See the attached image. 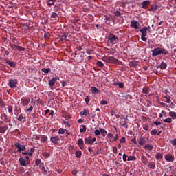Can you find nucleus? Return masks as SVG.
Returning a JSON list of instances; mask_svg holds the SVG:
<instances>
[{
    "label": "nucleus",
    "instance_id": "f257e3e1",
    "mask_svg": "<svg viewBox=\"0 0 176 176\" xmlns=\"http://www.w3.org/2000/svg\"><path fill=\"white\" fill-rule=\"evenodd\" d=\"M151 53L153 57H156L157 56H160L161 54L167 56V54H168V51L162 47H156L151 50Z\"/></svg>",
    "mask_w": 176,
    "mask_h": 176
},
{
    "label": "nucleus",
    "instance_id": "f03ea898",
    "mask_svg": "<svg viewBox=\"0 0 176 176\" xmlns=\"http://www.w3.org/2000/svg\"><path fill=\"white\" fill-rule=\"evenodd\" d=\"M102 61L104 63H109V64H116L117 65H122V62L119 59L113 56H104L102 58Z\"/></svg>",
    "mask_w": 176,
    "mask_h": 176
},
{
    "label": "nucleus",
    "instance_id": "7ed1b4c3",
    "mask_svg": "<svg viewBox=\"0 0 176 176\" xmlns=\"http://www.w3.org/2000/svg\"><path fill=\"white\" fill-rule=\"evenodd\" d=\"M108 40L110 41V43H113V45H115V43H118V42H119V38H118V36L113 34H109Z\"/></svg>",
    "mask_w": 176,
    "mask_h": 176
},
{
    "label": "nucleus",
    "instance_id": "20e7f679",
    "mask_svg": "<svg viewBox=\"0 0 176 176\" xmlns=\"http://www.w3.org/2000/svg\"><path fill=\"white\" fill-rule=\"evenodd\" d=\"M14 145V147L17 148L18 149L16 151H15V153H17V152H23V151H25V149H27L25 145L21 144L19 142H15Z\"/></svg>",
    "mask_w": 176,
    "mask_h": 176
},
{
    "label": "nucleus",
    "instance_id": "39448f33",
    "mask_svg": "<svg viewBox=\"0 0 176 176\" xmlns=\"http://www.w3.org/2000/svg\"><path fill=\"white\" fill-rule=\"evenodd\" d=\"M58 80V78L57 77L52 78L50 80H49V87L51 89V90H53V87H54V85H56V82Z\"/></svg>",
    "mask_w": 176,
    "mask_h": 176
},
{
    "label": "nucleus",
    "instance_id": "423d86ee",
    "mask_svg": "<svg viewBox=\"0 0 176 176\" xmlns=\"http://www.w3.org/2000/svg\"><path fill=\"white\" fill-rule=\"evenodd\" d=\"M17 79H10L8 82V86L11 89H13V87H17Z\"/></svg>",
    "mask_w": 176,
    "mask_h": 176
},
{
    "label": "nucleus",
    "instance_id": "0eeeda50",
    "mask_svg": "<svg viewBox=\"0 0 176 176\" xmlns=\"http://www.w3.org/2000/svg\"><path fill=\"white\" fill-rule=\"evenodd\" d=\"M131 28H135V30H140V23L135 20H133L131 21Z\"/></svg>",
    "mask_w": 176,
    "mask_h": 176
},
{
    "label": "nucleus",
    "instance_id": "6e6552de",
    "mask_svg": "<svg viewBox=\"0 0 176 176\" xmlns=\"http://www.w3.org/2000/svg\"><path fill=\"white\" fill-rule=\"evenodd\" d=\"M149 5H151V1L148 0L144 1L141 3V6L143 9H148Z\"/></svg>",
    "mask_w": 176,
    "mask_h": 176
},
{
    "label": "nucleus",
    "instance_id": "1a4fd4ad",
    "mask_svg": "<svg viewBox=\"0 0 176 176\" xmlns=\"http://www.w3.org/2000/svg\"><path fill=\"white\" fill-rule=\"evenodd\" d=\"M78 146L80 147V149H85V142H83V139L80 138L78 140L77 142Z\"/></svg>",
    "mask_w": 176,
    "mask_h": 176
},
{
    "label": "nucleus",
    "instance_id": "9d476101",
    "mask_svg": "<svg viewBox=\"0 0 176 176\" xmlns=\"http://www.w3.org/2000/svg\"><path fill=\"white\" fill-rule=\"evenodd\" d=\"M84 142L85 145H93V141H91V136H88L85 138Z\"/></svg>",
    "mask_w": 176,
    "mask_h": 176
},
{
    "label": "nucleus",
    "instance_id": "9b49d317",
    "mask_svg": "<svg viewBox=\"0 0 176 176\" xmlns=\"http://www.w3.org/2000/svg\"><path fill=\"white\" fill-rule=\"evenodd\" d=\"M50 141L51 142H52V144H54V145H57V144H58V141H60V137L55 136V137L51 138Z\"/></svg>",
    "mask_w": 176,
    "mask_h": 176
},
{
    "label": "nucleus",
    "instance_id": "f8f14e48",
    "mask_svg": "<svg viewBox=\"0 0 176 176\" xmlns=\"http://www.w3.org/2000/svg\"><path fill=\"white\" fill-rule=\"evenodd\" d=\"M21 102L23 107H27L30 104V99H27L25 98H22L21 99Z\"/></svg>",
    "mask_w": 176,
    "mask_h": 176
},
{
    "label": "nucleus",
    "instance_id": "ddd939ff",
    "mask_svg": "<svg viewBox=\"0 0 176 176\" xmlns=\"http://www.w3.org/2000/svg\"><path fill=\"white\" fill-rule=\"evenodd\" d=\"M8 129H9V126H8V124H5L3 126H0V133L5 134Z\"/></svg>",
    "mask_w": 176,
    "mask_h": 176
},
{
    "label": "nucleus",
    "instance_id": "4468645a",
    "mask_svg": "<svg viewBox=\"0 0 176 176\" xmlns=\"http://www.w3.org/2000/svg\"><path fill=\"white\" fill-rule=\"evenodd\" d=\"M18 122H21V123H24L26 120L25 119V115L24 114H20L17 118Z\"/></svg>",
    "mask_w": 176,
    "mask_h": 176
},
{
    "label": "nucleus",
    "instance_id": "2eb2a0df",
    "mask_svg": "<svg viewBox=\"0 0 176 176\" xmlns=\"http://www.w3.org/2000/svg\"><path fill=\"white\" fill-rule=\"evenodd\" d=\"M20 163V166H23V167H27V160L23 157H20L19 160Z\"/></svg>",
    "mask_w": 176,
    "mask_h": 176
},
{
    "label": "nucleus",
    "instance_id": "dca6fc26",
    "mask_svg": "<svg viewBox=\"0 0 176 176\" xmlns=\"http://www.w3.org/2000/svg\"><path fill=\"white\" fill-rule=\"evenodd\" d=\"M80 116H90V111L87 109H84V111H80Z\"/></svg>",
    "mask_w": 176,
    "mask_h": 176
},
{
    "label": "nucleus",
    "instance_id": "f3484780",
    "mask_svg": "<svg viewBox=\"0 0 176 176\" xmlns=\"http://www.w3.org/2000/svg\"><path fill=\"white\" fill-rule=\"evenodd\" d=\"M12 50H14V47L15 49H17L18 50H21V52H24L25 50V48L21 47V46H19V45H12L11 46Z\"/></svg>",
    "mask_w": 176,
    "mask_h": 176
},
{
    "label": "nucleus",
    "instance_id": "a211bd4d",
    "mask_svg": "<svg viewBox=\"0 0 176 176\" xmlns=\"http://www.w3.org/2000/svg\"><path fill=\"white\" fill-rule=\"evenodd\" d=\"M3 118L4 122H6V123H10V119L8 118V115H6V113H3L1 115V118L3 119Z\"/></svg>",
    "mask_w": 176,
    "mask_h": 176
},
{
    "label": "nucleus",
    "instance_id": "6ab92c4d",
    "mask_svg": "<svg viewBox=\"0 0 176 176\" xmlns=\"http://www.w3.org/2000/svg\"><path fill=\"white\" fill-rule=\"evenodd\" d=\"M165 160H166V162H174V157H173L171 154L166 155L165 156Z\"/></svg>",
    "mask_w": 176,
    "mask_h": 176
},
{
    "label": "nucleus",
    "instance_id": "aec40b11",
    "mask_svg": "<svg viewBox=\"0 0 176 176\" xmlns=\"http://www.w3.org/2000/svg\"><path fill=\"white\" fill-rule=\"evenodd\" d=\"M91 90L93 94H100L101 93V91L98 90L96 87H91Z\"/></svg>",
    "mask_w": 176,
    "mask_h": 176
},
{
    "label": "nucleus",
    "instance_id": "412c9836",
    "mask_svg": "<svg viewBox=\"0 0 176 176\" xmlns=\"http://www.w3.org/2000/svg\"><path fill=\"white\" fill-rule=\"evenodd\" d=\"M4 61H6V63L7 64H8V65H10V67H11V68H14V67H16V63L14 62H12L10 60H4Z\"/></svg>",
    "mask_w": 176,
    "mask_h": 176
},
{
    "label": "nucleus",
    "instance_id": "4be33fe9",
    "mask_svg": "<svg viewBox=\"0 0 176 176\" xmlns=\"http://www.w3.org/2000/svg\"><path fill=\"white\" fill-rule=\"evenodd\" d=\"M146 144V140L145 138H140L139 140V145H141L142 146H144Z\"/></svg>",
    "mask_w": 176,
    "mask_h": 176
},
{
    "label": "nucleus",
    "instance_id": "5701e85b",
    "mask_svg": "<svg viewBox=\"0 0 176 176\" xmlns=\"http://www.w3.org/2000/svg\"><path fill=\"white\" fill-rule=\"evenodd\" d=\"M140 32H141L142 35L146 36L148 32V29L146 28V26L141 29Z\"/></svg>",
    "mask_w": 176,
    "mask_h": 176
},
{
    "label": "nucleus",
    "instance_id": "b1692460",
    "mask_svg": "<svg viewBox=\"0 0 176 176\" xmlns=\"http://www.w3.org/2000/svg\"><path fill=\"white\" fill-rule=\"evenodd\" d=\"M141 160H142V163H143V164H148V160L145 155H142L141 157Z\"/></svg>",
    "mask_w": 176,
    "mask_h": 176
},
{
    "label": "nucleus",
    "instance_id": "393cba45",
    "mask_svg": "<svg viewBox=\"0 0 176 176\" xmlns=\"http://www.w3.org/2000/svg\"><path fill=\"white\" fill-rule=\"evenodd\" d=\"M163 97H164V98L166 99L165 102H166V104H170V102H171V96H164Z\"/></svg>",
    "mask_w": 176,
    "mask_h": 176
},
{
    "label": "nucleus",
    "instance_id": "a878e982",
    "mask_svg": "<svg viewBox=\"0 0 176 176\" xmlns=\"http://www.w3.org/2000/svg\"><path fill=\"white\" fill-rule=\"evenodd\" d=\"M100 134L102 135V137H105L107 134H108V132H107V130L100 128Z\"/></svg>",
    "mask_w": 176,
    "mask_h": 176
},
{
    "label": "nucleus",
    "instance_id": "bb28decb",
    "mask_svg": "<svg viewBox=\"0 0 176 176\" xmlns=\"http://www.w3.org/2000/svg\"><path fill=\"white\" fill-rule=\"evenodd\" d=\"M169 116L172 119L175 120L176 119V112L175 111H170L169 112Z\"/></svg>",
    "mask_w": 176,
    "mask_h": 176
},
{
    "label": "nucleus",
    "instance_id": "cd10ccee",
    "mask_svg": "<svg viewBox=\"0 0 176 176\" xmlns=\"http://www.w3.org/2000/svg\"><path fill=\"white\" fill-rule=\"evenodd\" d=\"M157 10V6L156 4H154L151 6V9L149 10V12H156Z\"/></svg>",
    "mask_w": 176,
    "mask_h": 176
},
{
    "label": "nucleus",
    "instance_id": "c85d7f7f",
    "mask_svg": "<svg viewBox=\"0 0 176 176\" xmlns=\"http://www.w3.org/2000/svg\"><path fill=\"white\" fill-rule=\"evenodd\" d=\"M67 34H64L63 35L59 36L58 38L59 41H67Z\"/></svg>",
    "mask_w": 176,
    "mask_h": 176
},
{
    "label": "nucleus",
    "instance_id": "c756f323",
    "mask_svg": "<svg viewBox=\"0 0 176 176\" xmlns=\"http://www.w3.org/2000/svg\"><path fill=\"white\" fill-rule=\"evenodd\" d=\"M160 67L162 69H166V68H167V63H164V62H162L160 65Z\"/></svg>",
    "mask_w": 176,
    "mask_h": 176
},
{
    "label": "nucleus",
    "instance_id": "7c9ffc66",
    "mask_svg": "<svg viewBox=\"0 0 176 176\" xmlns=\"http://www.w3.org/2000/svg\"><path fill=\"white\" fill-rule=\"evenodd\" d=\"M155 159L157 160H160V159H163V154L160 153H157V155H155Z\"/></svg>",
    "mask_w": 176,
    "mask_h": 176
},
{
    "label": "nucleus",
    "instance_id": "2f4dec72",
    "mask_svg": "<svg viewBox=\"0 0 176 176\" xmlns=\"http://www.w3.org/2000/svg\"><path fill=\"white\" fill-rule=\"evenodd\" d=\"M142 91L144 94H148L149 93V87H144L142 89Z\"/></svg>",
    "mask_w": 176,
    "mask_h": 176
},
{
    "label": "nucleus",
    "instance_id": "473e14b6",
    "mask_svg": "<svg viewBox=\"0 0 176 176\" xmlns=\"http://www.w3.org/2000/svg\"><path fill=\"white\" fill-rule=\"evenodd\" d=\"M76 157H78V159H80L82 157V151H78L76 152Z\"/></svg>",
    "mask_w": 176,
    "mask_h": 176
},
{
    "label": "nucleus",
    "instance_id": "72a5a7b5",
    "mask_svg": "<svg viewBox=\"0 0 176 176\" xmlns=\"http://www.w3.org/2000/svg\"><path fill=\"white\" fill-rule=\"evenodd\" d=\"M144 149H148V151H152V149H153V146H152L151 144H146L144 146Z\"/></svg>",
    "mask_w": 176,
    "mask_h": 176
},
{
    "label": "nucleus",
    "instance_id": "f704fd0d",
    "mask_svg": "<svg viewBox=\"0 0 176 176\" xmlns=\"http://www.w3.org/2000/svg\"><path fill=\"white\" fill-rule=\"evenodd\" d=\"M50 17L51 19H57V17H58V14L56 12H52Z\"/></svg>",
    "mask_w": 176,
    "mask_h": 176
},
{
    "label": "nucleus",
    "instance_id": "c9c22d12",
    "mask_svg": "<svg viewBox=\"0 0 176 176\" xmlns=\"http://www.w3.org/2000/svg\"><path fill=\"white\" fill-rule=\"evenodd\" d=\"M82 128L80 129V133H86V126L82 125Z\"/></svg>",
    "mask_w": 176,
    "mask_h": 176
},
{
    "label": "nucleus",
    "instance_id": "e433bc0d",
    "mask_svg": "<svg viewBox=\"0 0 176 176\" xmlns=\"http://www.w3.org/2000/svg\"><path fill=\"white\" fill-rule=\"evenodd\" d=\"M96 65H98V67H100V68H102V67H104V63L101 60H98L96 63Z\"/></svg>",
    "mask_w": 176,
    "mask_h": 176
},
{
    "label": "nucleus",
    "instance_id": "4c0bfd02",
    "mask_svg": "<svg viewBox=\"0 0 176 176\" xmlns=\"http://www.w3.org/2000/svg\"><path fill=\"white\" fill-rule=\"evenodd\" d=\"M149 168H151V170H155V168L156 167L155 164L149 163L148 164Z\"/></svg>",
    "mask_w": 176,
    "mask_h": 176
},
{
    "label": "nucleus",
    "instance_id": "58836bf2",
    "mask_svg": "<svg viewBox=\"0 0 176 176\" xmlns=\"http://www.w3.org/2000/svg\"><path fill=\"white\" fill-rule=\"evenodd\" d=\"M65 131H67V129H64L63 128H60L58 129V133H59V134H64V133H65Z\"/></svg>",
    "mask_w": 176,
    "mask_h": 176
},
{
    "label": "nucleus",
    "instance_id": "ea45409f",
    "mask_svg": "<svg viewBox=\"0 0 176 176\" xmlns=\"http://www.w3.org/2000/svg\"><path fill=\"white\" fill-rule=\"evenodd\" d=\"M137 158L135 156H129L128 157V162H133V160H136Z\"/></svg>",
    "mask_w": 176,
    "mask_h": 176
},
{
    "label": "nucleus",
    "instance_id": "a19ab883",
    "mask_svg": "<svg viewBox=\"0 0 176 176\" xmlns=\"http://www.w3.org/2000/svg\"><path fill=\"white\" fill-rule=\"evenodd\" d=\"M94 134L95 135H101V130L99 129H96L94 131Z\"/></svg>",
    "mask_w": 176,
    "mask_h": 176
},
{
    "label": "nucleus",
    "instance_id": "79ce46f5",
    "mask_svg": "<svg viewBox=\"0 0 176 176\" xmlns=\"http://www.w3.org/2000/svg\"><path fill=\"white\" fill-rule=\"evenodd\" d=\"M46 5L47 6H48V8H50L54 5V3L49 1V0H47L46 2Z\"/></svg>",
    "mask_w": 176,
    "mask_h": 176
},
{
    "label": "nucleus",
    "instance_id": "37998d69",
    "mask_svg": "<svg viewBox=\"0 0 176 176\" xmlns=\"http://www.w3.org/2000/svg\"><path fill=\"white\" fill-rule=\"evenodd\" d=\"M156 134H157V129H154L151 131V135H156Z\"/></svg>",
    "mask_w": 176,
    "mask_h": 176
},
{
    "label": "nucleus",
    "instance_id": "c03bdc74",
    "mask_svg": "<svg viewBox=\"0 0 176 176\" xmlns=\"http://www.w3.org/2000/svg\"><path fill=\"white\" fill-rule=\"evenodd\" d=\"M164 123H171V122H173V120L171 119V118H168L165 120H164Z\"/></svg>",
    "mask_w": 176,
    "mask_h": 176
},
{
    "label": "nucleus",
    "instance_id": "a18cd8bd",
    "mask_svg": "<svg viewBox=\"0 0 176 176\" xmlns=\"http://www.w3.org/2000/svg\"><path fill=\"white\" fill-rule=\"evenodd\" d=\"M41 142H46L47 141V137L43 135L41 139Z\"/></svg>",
    "mask_w": 176,
    "mask_h": 176
},
{
    "label": "nucleus",
    "instance_id": "49530a36",
    "mask_svg": "<svg viewBox=\"0 0 176 176\" xmlns=\"http://www.w3.org/2000/svg\"><path fill=\"white\" fill-rule=\"evenodd\" d=\"M130 66L131 67H135V66L137 65V62L136 61H131L130 62Z\"/></svg>",
    "mask_w": 176,
    "mask_h": 176
},
{
    "label": "nucleus",
    "instance_id": "de8ad7c7",
    "mask_svg": "<svg viewBox=\"0 0 176 176\" xmlns=\"http://www.w3.org/2000/svg\"><path fill=\"white\" fill-rule=\"evenodd\" d=\"M44 38H45V39H49V38H50V33H49V32H45V33L44 34Z\"/></svg>",
    "mask_w": 176,
    "mask_h": 176
},
{
    "label": "nucleus",
    "instance_id": "09e8293b",
    "mask_svg": "<svg viewBox=\"0 0 176 176\" xmlns=\"http://www.w3.org/2000/svg\"><path fill=\"white\" fill-rule=\"evenodd\" d=\"M42 163V161L40 159H37L35 161V164L36 166H39Z\"/></svg>",
    "mask_w": 176,
    "mask_h": 176
},
{
    "label": "nucleus",
    "instance_id": "8fccbe9b",
    "mask_svg": "<svg viewBox=\"0 0 176 176\" xmlns=\"http://www.w3.org/2000/svg\"><path fill=\"white\" fill-rule=\"evenodd\" d=\"M42 72H44V74H47L48 72H50V69L43 68V69H42Z\"/></svg>",
    "mask_w": 176,
    "mask_h": 176
},
{
    "label": "nucleus",
    "instance_id": "3c124183",
    "mask_svg": "<svg viewBox=\"0 0 176 176\" xmlns=\"http://www.w3.org/2000/svg\"><path fill=\"white\" fill-rule=\"evenodd\" d=\"M0 107H5V101L1 98H0Z\"/></svg>",
    "mask_w": 176,
    "mask_h": 176
},
{
    "label": "nucleus",
    "instance_id": "603ef678",
    "mask_svg": "<svg viewBox=\"0 0 176 176\" xmlns=\"http://www.w3.org/2000/svg\"><path fill=\"white\" fill-rule=\"evenodd\" d=\"M8 109L9 113H12V112H13V106H8Z\"/></svg>",
    "mask_w": 176,
    "mask_h": 176
},
{
    "label": "nucleus",
    "instance_id": "864d4df0",
    "mask_svg": "<svg viewBox=\"0 0 176 176\" xmlns=\"http://www.w3.org/2000/svg\"><path fill=\"white\" fill-rule=\"evenodd\" d=\"M170 144L173 145V146H176V138L170 140Z\"/></svg>",
    "mask_w": 176,
    "mask_h": 176
},
{
    "label": "nucleus",
    "instance_id": "5fc2aeb1",
    "mask_svg": "<svg viewBox=\"0 0 176 176\" xmlns=\"http://www.w3.org/2000/svg\"><path fill=\"white\" fill-rule=\"evenodd\" d=\"M115 16H116L117 17H120V16H122V13H120V11H116L114 13Z\"/></svg>",
    "mask_w": 176,
    "mask_h": 176
},
{
    "label": "nucleus",
    "instance_id": "6e6d98bb",
    "mask_svg": "<svg viewBox=\"0 0 176 176\" xmlns=\"http://www.w3.org/2000/svg\"><path fill=\"white\" fill-rule=\"evenodd\" d=\"M43 156H44V157H50V153H43Z\"/></svg>",
    "mask_w": 176,
    "mask_h": 176
},
{
    "label": "nucleus",
    "instance_id": "4d7b16f0",
    "mask_svg": "<svg viewBox=\"0 0 176 176\" xmlns=\"http://www.w3.org/2000/svg\"><path fill=\"white\" fill-rule=\"evenodd\" d=\"M63 123L66 124V126H67L68 127H71V124H69V122L63 120Z\"/></svg>",
    "mask_w": 176,
    "mask_h": 176
},
{
    "label": "nucleus",
    "instance_id": "13d9d810",
    "mask_svg": "<svg viewBox=\"0 0 176 176\" xmlns=\"http://www.w3.org/2000/svg\"><path fill=\"white\" fill-rule=\"evenodd\" d=\"M118 86H119L120 89H123V87H124V84H123L122 82H118Z\"/></svg>",
    "mask_w": 176,
    "mask_h": 176
},
{
    "label": "nucleus",
    "instance_id": "bf43d9fd",
    "mask_svg": "<svg viewBox=\"0 0 176 176\" xmlns=\"http://www.w3.org/2000/svg\"><path fill=\"white\" fill-rule=\"evenodd\" d=\"M121 144H124V142H126V138L122 137L120 140Z\"/></svg>",
    "mask_w": 176,
    "mask_h": 176
},
{
    "label": "nucleus",
    "instance_id": "052dcab7",
    "mask_svg": "<svg viewBox=\"0 0 176 176\" xmlns=\"http://www.w3.org/2000/svg\"><path fill=\"white\" fill-rule=\"evenodd\" d=\"M145 36H145V35H142V36H141V39H142V41H143L144 42H146V40H147V38H146Z\"/></svg>",
    "mask_w": 176,
    "mask_h": 176
},
{
    "label": "nucleus",
    "instance_id": "680f3d73",
    "mask_svg": "<svg viewBox=\"0 0 176 176\" xmlns=\"http://www.w3.org/2000/svg\"><path fill=\"white\" fill-rule=\"evenodd\" d=\"M100 104H101V105H107V104H108V102L106 100H102L100 102Z\"/></svg>",
    "mask_w": 176,
    "mask_h": 176
},
{
    "label": "nucleus",
    "instance_id": "e2e57ef3",
    "mask_svg": "<svg viewBox=\"0 0 176 176\" xmlns=\"http://www.w3.org/2000/svg\"><path fill=\"white\" fill-rule=\"evenodd\" d=\"M164 93L166 94L165 96H170V92L168 91V89H165L164 91Z\"/></svg>",
    "mask_w": 176,
    "mask_h": 176
},
{
    "label": "nucleus",
    "instance_id": "0e129e2a",
    "mask_svg": "<svg viewBox=\"0 0 176 176\" xmlns=\"http://www.w3.org/2000/svg\"><path fill=\"white\" fill-rule=\"evenodd\" d=\"M107 138H113V134L112 133H109L107 135Z\"/></svg>",
    "mask_w": 176,
    "mask_h": 176
},
{
    "label": "nucleus",
    "instance_id": "69168bd1",
    "mask_svg": "<svg viewBox=\"0 0 176 176\" xmlns=\"http://www.w3.org/2000/svg\"><path fill=\"white\" fill-rule=\"evenodd\" d=\"M131 142H133L135 145H137V139L136 138H133L131 140Z\"/></svg>",
    "mask_w": 176,
    "mask_h": 176
},
{
    "label": "nucleus",
    "instance_id": "338daca9",
    "mask_svg": "<svg viewBox=\"0 0 176 176\" xmlns=\"http://www.w3.org/2000/svg\"><path fill=\"white\" fill-rule=\"evenodd\" d=\"M85 101L86 104H89V102H90V99H89V96L86 97V98L85 99Z\"/></svg>",
    "mask_w": 176,
    "mask_h": 176
},
{
    "label": "nucleus",
    "instance_id": "774afa93",
    "mask_svg": "<svg viewBox=\"0 0 176 176\" xmlns=\"http://www.w3.org/2000/svg\"><path fill=\"white\" fill-rule=\"evenodd\" d=\"M41 171H43L45 174H47V170H46V168H45V166L42 168Z\"/></svg>",
    "mask_w": 176,
    "mask_h": 176
}]
</instances>
